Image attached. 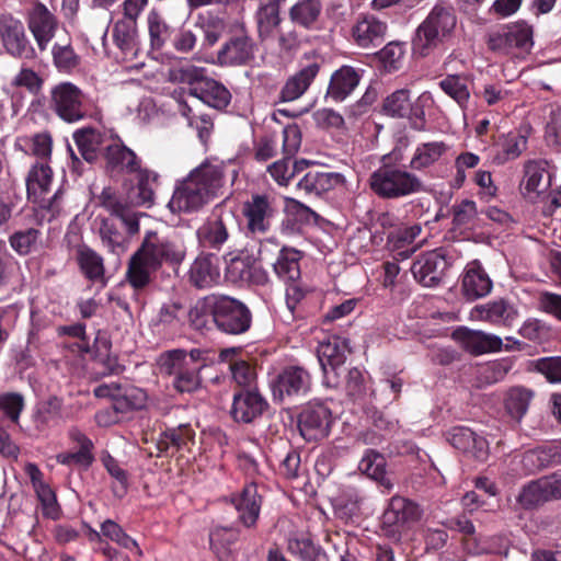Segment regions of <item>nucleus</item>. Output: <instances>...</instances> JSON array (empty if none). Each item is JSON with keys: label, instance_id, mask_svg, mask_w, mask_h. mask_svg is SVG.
<instances>
[{"label": "nucleus", "instance_id": "nucleus-1", "mask_svg": "<svg viewBox=\"0 0 561 561\" xmlns=\"http://www.w3.org/2000/svg\"><path fill=\"white\" fill-rule=\"evenodd\" d=\"M226 182L225 164L206 160L176 181L168 207L173 214L197 211L224 194Z\"/></svg>", "mask_w": 561, "mask_h": 561}, {"label": "nucleus", "instance_id": "nucleus-2", "mask_svg": "<svg viewBox=\"0 0 561 561\" xmlns=\"http://www.w3.org/2000/svg\"><path fill=\"white\" fill-rule=\"evenodd\" d=\"M185 254L184 242L178 234L162 236L148 230L139 249L129 260L127 279L133 288L142 289L163 264L179 265Z\"/></svg>", "mask_w": 561, "mask_h": 561}, {"label": "nucleus", "instance_id": "nucleus-3", "mask_svg": "<svg viewBox=\"0 0 561 561\" xmlns=\"http://www.w3.org/2000/svg\"><path fill=\"white\" fill-rule=\"evenodd\" d=\"M403 152L394 148L381 159V165L369 176V187L380 198L400 199L425 191L422 179L407 165L400 164Z\"/></svg>", "mask_w": 561, "mask_h": 561}, {"label": "nucleus", "instance_id": "nucleus-4", "mask_svg": "<svg viewBox=\"0 0 561 561\" xmlns=\"http://www.w3.org/2000/svg\"><path fill=\"white\" fill-rule=\"evenodd\" d=\"M456 24L457 19L453 10L436 4L414 32L413 54L426 57L442 48L451 38Z\"/></svg>", "mask_w": 561, "mask_h": 561}, {"label": "nucleus", "instance_id": "nucleus-5", "mask_svg": "<svg viewBox=\"0 0 561 561\" xmlns=\"http://www.w3.org/2000/svg\"><path fill=\"white\" fill-rule=\"evenodd\" d=\"M173 81L187 83L190 95L216 110H225L231 102L230 91L219 81L208 78L206 69L190 62L173 66L170 70Z\"/></svg>", "mask_w": 561, "mask_h": 561}, {"label": "nucleus", "instance_id": "nucleus-6", "mask_svg": "<svg viewBox=\"0 0 561 561\" xmlns=\"http://www.w3.org/2000/svg\"><path fill=\"white\" fill-rule=\"evenodd\" d=\"M209 312L218 330L227 334H242L252 322L250 309L240 300L228 296L210 298Z\"/></svg>", "mask_w": 561, "mask_h": 561}, {"label": "nucleus", "instance_id": "nucleus-7", "mask_svg": "<svg viewBox=\"0 0 561 561\" xmlns=\"http://www.w3.org/2000/svg\"><path fill=\"white\" fill-rule=\"evenodd\" d=\"M279 214V204L275 196L255 193L242 205L245 231L253 238L266 234Z\"/></svg>", "mask_w": 561, "mask_h": 561}, {"label": "nucleus", "instance_id": "nucleus-8", "mask_svg": "<svg viewBox=\"0 0 561 561\" xmlns=\"http://www.w3.org/2000/svg\"><path fill=\"white\" fill-rule=\"evenodd\" d=\"M552 171L545 159H530L523 164V178L519 183L522 196L533 203L546 202L551 195Z\"/></svg>", "mask_w": 561, "mask_h": 561}, {"label": "nucleus", "instance_id": "nucleus-9", "mask_svg": "<svg viewBox=\"0 0 561 561\" xmlns=\"http://www.w3.org/2000/svg\"><path fill=\"white\" fill-rule=\"evenodd\" d=\"M422 516L420 506L403 496H392L382 515V535L392 541H399L407 525L417 522Z\"/></svg>", "mask_w": 561, "mask_h": 561}, {"label": "nucleus", "instance_id": "nucleus-10", "mask_svg": "<svg viewBox=\"0 0 561 561\" xmlns=\"http://www.w3.org/2000/svg\"><path fill=\"white\" fill-rule=\"evenodd\" d=\"M489 48L501 54H511L513 49L528 53L533 45V27L524 21L502 25L489 35Z\"/></svg>", "mask_w": 561, "mask_h": 561}, {"label": "nucleus", "instance_id": "nucleus-11", "mask_svg": "<svg viewBox=\"0 0 561 561\" xmlns=\"http://www.w3.org/2000/svg\"><path fill=\"white\" fill-rule=\"evenodd\" d=\"M348 353L350 345L345 337L333 335L319 344L317 356L327 387L334 388L339 385L337 370L344 365Z\"/></svg>", "mask_w": 561, "mask_h": 561}, {"label": "nucleus", "instance_id": "nucleus-12", "mask_svg": "<svg viewBox=\"0 0 561 561\" xmlns=\"http://www.w3.org/2000/svg\"><path fill=\"white\" fill-rule=\"evenodd\" d=\"M51 103L57 115L68 123L78 122L88 113L87 98L70 82L60 83L53 89Z\"/></svg>", "mask_w": 561, "mask_h": 561}, {"label": "nucleus", "instance_id": "nucleus-13", "mask_svg": "<svg viewBox=\"0 0 561 561\" xmlns=\"http://www.w3.org/2000/svg\"><path fill=\"white\" fill-rule=\"evenodd\" d=\"M311 387L310 374L300 366L285 367L272 381L271 389L274 401L306 396Z\"/></svg>", "mask_w": 561, "mask_h": 561}, {"label": "nucleus", "instance_id": "nucleus-14", "mask_svg": "<svg viewBox=\"0 0 561 561\" xmlns=\"http://www.w3.org/2000/svg\"><path fill=\"white\" fill-rule=\"evenodd\" d=\"M26 22L38 49L41 51L46 50L59 28L57 16L46 4L39 0H34L27 8Z\"/></svg>", "mask_w": 561, "mask_h": 561}, {"label": "nucleus", "instance_id": "nucleus-15", "mask_svg": "<svg viewBox=\"0 0 561 561\" xmlns=\"http://www.w3.org/2000/svg\"><path fill=\"white\" fill-rule=\"evenodd\" d=\"M0 39L7 53L15 58L31 60L36 57L23 23L11 14H0Z\"/></svg>", "mask_w": 561, "mask_h": 561}, {"label": "nucleus", "instance_id": "nucleus-16", "mask_svg": "<svg viewBox=\"0 0 561 561\" xmlns=\"http://www.w3.org/2000/svg\"><path fill=\"white\" fill-rule=\"evenodd\" d=\"M301 146V130L297 124H288L283 128L282 160L272 163L267 171L272 179L280 186L288 185L293 179L298 163L290 165V159L298 152Z\"/></svg>", "mask_w": 561, "mask_h": 561}, {"label": "nucleus", "instance_id": "nucleus-17", "mask_svg": "<svg viewBox=\"0 0 561 561\" xmlns=\"http://www.w3.org/2000/svg\"><path fill=\"white\" fill-rule=\"evenodd\" d=\"M560 458L559 447L554 445H541L537 448L516 454L510 462L514 476H528L536 473L557 462Z\"/></svg>", "mask_w": 561, "mask_h": 561}, {"label": "nucleus", "instance_id": "nucleus-18", "mask_svg": "<svg viewBox=\"0 0 561 561\" xmlns=\"http://www.w3.org/2000/svg\"><path fill=\"white\" fill-rule=\"evenodd\" d=\"M450 265L446 251L442 248L421 255L411 266V272L416 282L424 287L437 286L445 271Z\"/></svg>", "mask_w": 561, "mask_h": 561}, {"label": "nucleus", "instance_id": "nucleus-19", "mask_svg": "<svg viewBox=\"0 0 561 561\" xmlns=\"http://www.w3.org/2000/svg\"><path fill=\"white\" fill-rule=\"evenodd\" d=\"M332 412L322 402L308 404L299 414L298 428L307 440H317L329 435Z\"/></svg>", "mask_w": 561, "mask_h": 561}, {"label": "nucleus", "instance_id": "nucleus-20", "mask_svg": "<svg viewBox=\"0 0 561 561\" xmlns=\"http://www.w3.org/2000/svg\"><path fill=\"white\" fill-rule=\"evenodd\" d=\"M255 44L244 30L232 34L217 53L220 66H244L254 59Z\"/></svg>", "mask_w": 561, "mask_h": 561}, {"label": "nucleus", "instance_id": "nucleus-21", "mask_svg": "<svg viewBox=\"0 0 561 561\" xmlns=\"http://www.w3.org/2000/svg\"><path fill=\"white\" fill-rule=\"evenodd\" d=\"M518 317L519 312L515 305L504 298L476 305L470 310L471 320L484 321L499 327L511 328Z\"/></svg>", "mask_w": 561, "mask_h": 561}, {"label": "nucleus", "instance_id": "nucleus-22", "mask_svg": "<svg viewBox=\"0 0 561 561\" xmlns=\"http://www.w3.org/2000/svg\"><path fill=\"white\" fill-rule=\"evenodd\" d=\"M68 438L76 450L62 451L56 455V461L62 466L88 469L94 462V444L79 427L68 430Z\"/></svg>", "mask_w": 561, "mask_h": 561}, {"label": "nucleus", "instance_id": "nucleus-23", "mask_svg": "<svg viewBox=\"0 0 561 561\" xmlns=\"http://www.w3.org/2000/svg\"><path fill=\"white\" fill-rule=\"evenodd\" d=\"M266 399L257 389H241L233 393L231 417L239 423H251L267 409Z\"/></svg>", "mask_w": 561, "mask_h": 561}, {"label": "nucleus", "instance_id": "nucleus-24", "mask_svg": "<svg viewBox=\"0 0 561 561\" xmlns=\"http://www.w3.org/2000/svg\"><path fill=\"white\" fill-rule=\"evenodd\" d=\"M158 365L161 373L173 377L172 386L179 393H195L203 387L202 371L196 368L186 367L171 359L160 356Z\"/></svg>", "mask_w": 561, "mask_h": 561}, {"label": "nucleus", "instance_id": "nucleus-25", "mask_svg": "<svg viewBox=\"0 0 561 561\" xmlns=\"http://www.w3.org/2000/svg\"><path fill=\"white\" fill-rule=\"evenodd\" d=\"M321 65L316 60L300 62L299 69L290 76L279 91L280 102H293L301 98L319 75Z\"/></svg>", "mask_w": 561, "mask_h": 561}, {"label": "nucleus", "instance_id": "nucleus-26", "mask_svg": "<svg viewBox=\"0 0 561 561\" xmlns=\"http://www.w3.org/2000/svg\"><path fill=\"white\" fill-rule=\"evenodd\" d=\"M364 72L362 68L343 65L331 75L325 98L333 102H343L358 87Z\"/></svg>", "mask_w": 561, "mask_h": 561}, {"label": "nucleus", "instance_id": "nucleus-27", "mask_svg": "<svg viewBox=\"0 0 561 561\" xmlns=\"http://www.w3.org/2000/svg\"><path fill=\"white\" fill-rule=\"evenodd\" d=\"M447 439L453 447L479 461L486 460L489 456L488 440L468 427H453Z\"/></svg>", "mask_w": 561, "mask_h": 561}, {"label": "nucleus", "instance_id": "nucleus-28", "mask_svg": "<svg viewBox=\"0 0 561 561\" xmlns=\"http://www.w3.org/2000/svg\"><path fill=\"white\" fill-rule=\"evenodd\" d=\"M345 176L340 172L309 171L297 183V188L310 196L324 194L345 186Z\"/></svg>", "mask_w": 561, "mask_h": 561}, {"label": "nucleus", "instance_id": "nucleus-29", "mask_svg": "<svg viewBox=\"0 0 561 561\" xmlns=\"http://www.w3.org/2000/svg\"><path fill=\"white\" fill-rule=\"evenodd\" d=\"M493 288V282L478 260L469 262L462 274L461 290L468 300L488 296Z\"/></svg>", "mask_w": 561, "mask_h": 561}, {"label": "nucleus", "instance_id": "nucleus-30", "mask_svg": "<svg viewBox=\"0 0 561 561\" xmlns=\"http://www.w3.org/2000/svg\"><path fill=\"white\" fill-rule=\"evenodd\" d=\"M387 23L374 14H360L352 27V36L357 46L368 48L382 43Z\"/></svg>", "mask_w": 561, "mask_h": 561}, {"label": "nucleus", "instance_id": "nucleus-31", "mask_svg": "<svg viewBox=\"0 0 561 561\" xmlns=\"http://www.w3.org/2000/svg\"><path fill=\"white\" fill-rule=\"evenodd\" d=\"M239 522L247 528L254 527L260 516L262 497L255 483L245 484L242 491L232 499Z\"/></svg>", "mask_w": 561, "mask_h": 561}, {"label": "nucleus", "instance_id": "nucleus-32", "mask_svg": "<svg viewBox=\"0 0 561 561\" xmlns=\"http://www.w3.org/2000/svg\"><path fill=\"white\" fill-rule=\"evenodd\" d=\"M528 137L520 130H511L499 137L494 146L492 161L496 165H503L516 160L527 149Z\"/></svg>", "mask_w": 561, "mask_h": 561}, {"label": "nucleus", "instance_id": "nucleus-33", "mask_svg": "<svg viewBox=\"0 0 561 561\" xmlns=\"http://www.w3.org/2000/svg\"><path fill=\"white\" fill-rule=\"evenodd\" d=\"M463 348L472 355L500 352L503 341L499 335L478 330L461 329L457 332Z\"/></svg>", "mask_w": 561, "mask_h": 561}, {"label": "nucleus", "instance_id": "nucleus-34", "mask_svg": "<svg viewBox=\"0 0 561 561\" xmlns=\"http://www.w3.org/2000/svg\"><path fill=\"white\" fill-rule=\"evenodd\" d=\"M101 203L112 216L117 218L125 226L129 234H135L139 231L140 214L112 193L110 188L103 190Z\"/></svg>", "mask_w": 561, "mask_h": 561}, {"label": "nucleus", "instance_id": "nucleus-35", "mask_svg": "<svg viewBox=\"0 0 561 561\" xmlns=\"http://www.w3.org/2000/svg\"><path fill=\"white\" fill-rule=\"evenodd\" d=\"M191 283L201 289L210 288L220 282L218 259L215 255H199L190 268Z\"/></svg>", "mask_w": 561, "mask_h": 561}, {"label": "nucleus", "instance_id": "nucleus-36", "mask_svg": "<svg viewBox=\"0 0 561 561\" xmlns=\"http://www.w3.org/2000/svg\"><path fill=\"white\" fill-rule=\"evenodd\" d=\"M194 436V431L187 424L167 428L159 435L157 440L158 456L173 455L186 448L187 445L193 442Z\"/></svg>", "mask_w": 561, "mask_h": 561}, {"label": "nucleus", "instance_id": "nucleus-37", "mask_svg": "<svg viewBox=\"0 0 561 561\" xmlns=\"http://www.w3.org/2000/svg\"><path fill=\"white\" fill-rule=\"evenodd\" d=\"M287 551L297 561H329L325 551L306 534H290Z\"/></svg>", "mask_w": 561, "mask_h": 561}, {"label": "nucleus", "instance_id": "nucleus-38", "mask_svg": "<svg viewBox=\"0 0 561 561\" xmlns=\"http://www.w3.org/2000/svg\"><path fill=\"white\" fill-rule=\"evenodd\" d=\"M422 227L419 224L412 226H402L393 230L388 236V245L392 251H397L393 259L405 260L410 257L419 245L412 247V243L420 236Z\"/></svg>", "mask_w": 561, "mask_h": 561}, {"label": "nucleus", "instance_id": "nucleus-39", "mask_svg": "<svg viewBox=\"0 0 561 561\" xmlns=\"http://www.w3.org/2000/svg\"><path fill=\"white\" fill-rule=\"evenodd\" d=\"M196 236L201 247L219 250L228 241L229 232L224 219L213 215L196 230Z\"/></svg>", "mask_w": 561, "mask_h": 561}, {"label": "nucleus", "instance_id": "nucleus-40", "mask_svg": "<svg viewBox=\"0 0 561 561\" xmlns=\"http://www.w3.org/2000/svg\"><path fill=\"white\" fill-rule=\"evenodd\" d=\"M62 417V400L58 397H49L36 404L33 413V423L39 433L59 425Z\"/></svg>", "mask_w": 561, "mask_h": 561}, {"label": "nucleus", "instance_id": "nucleus-41", "mask_svg": "<svg viewBox=\"0 0 561 561\" xmlns=\"http://www.w3.org/2000/svg\"><path fill=\"white\" fill-rule=\"evenodd\" d=\"M448 149V145L444 141L421 142L414 149L409 168L412 171H424L436 164Z\"/></svg>", "mask_w": 561, "mask_h": 561}, {"label": "nucleus", "instance_id": "nucleus-42", "mask_svg": "<svg viewBox=\"0 0 561 561\" xmlns=\"http://www.w3.org/2000/svg\"><path fill=\"white\" fill-rule=\"evenodd\" d=\"M53 180V171L45 162L32 165L26 176V192L28 199L39 203L49 191Z\"/></svg>", "mask_w": 561, "mask_h": 561}, {"label": "nucleus", "instance_id": "nucleus-43", "mask_svg": "<svg viewBox=\"0 0 561 561\" xmlns=\"http://www.w3.org/2000/svg\"><path fill=\"white\" fill-rule=\"evenodd\" d=\"M358 469L368 478L377 481L386 492L393 489V482L386 472V459L380 453L367 449L358 463Z\"/></svg>", "mask_w": 561, "mask_h": 561}, {"label": "nucleus", "instance_id": "nucleus-44", "mask_svg": "<svg viewBox=\"0 0 561 561\" xmlns=\"http://www.w3.org/2000/svg\"><path fill=\"white\" fill-rule=\"evenodd\" d=\"M106 160L110 168L133 174L140 169L137 154L122 141L106 146Z\"/></svg>", "mask_w": 561, "mask_h": 561}, {"label": "nucleus", "instance_id": "nucleus-45", "mask_svg": "<svg viewBox=\"0 0 561 561\" xmlns=\"http://www.w3.org/2000/svg\"><path fill=\"white\" fill-rule=\"evenodd\" d=\"M300 252L293 248H282L276 260L272 262L277 277L285 283L296 282L300 277Z\"/></svg>", "mask_w": 561, "mask_h": 561}, {"label": "nucleus", "instance_id": "nucleus-46", "mask_svg": "<svg viewBox=\"0 0 561 561\" xmlns=\"http://www.w3.org/2000/svg\"><path fill=\"white\" fill-rule=\"evenodd\" d=\"M112 38L115 46L125 57H131L137 51V25L131 20L121 19L112 28Z\"/></svg>", "mask_w": 561, "mask_h": 561}, {"label": "nucleus", "instance_id": "nucleus-47", "mask_svg": "<svg viewBox=\"0 0 561 561\" xmlns=\"http://www.w3.org/2000/svg\"><path fill=\"white\" fill-rule=\"evenodd\" d=\"M136 195L133 203L136 206L151 207L154 203V191L158 186L159 174L149 169H139L137 172Z\"/></svg>", "mask_w": 561, "mask_h": 561}, {"label": "nucleus", "instance_id": "nucleus-48", "mask_svg": "<svg viewBox=\"0 0 561 561\" xmlns=\"http://www.w3.org/2000/svg\"><path fill=\"white\" fill-rule=\"evenodd\" d=\"M147 27L151 49H162L172 35V27L167 23L158 9L152 8L148 12Z\"/></svg>", "mask_w": 561, "mask_h": 561}, {"label": "nucleus", "instance_id": "nucleus-49", "mask_svg": "<svg viewBox=\"0 0 561 561\" xmlns=\"http://www.w3.org/2000/svg\"><path fill=\"white\" fill-rule=\"evenodd\" d=\"M469 80L462 75H447L438 85L442 91L453 99L461 110H466L470 100Z\"/></svg>", "mask_w": 561, "mask_h": 561}, {"label": "nucleus", "instance_id": "nucleus-50", "mask_svg": "<svg viewBox=\"0 0 561 561\" xmlns=\"http://www.w3.org/2000/svg\"><path fill=\"white\" fill-rule=\"evenodd\" d=\"M160 356L165 357L167 359H171L175 363L184 365L186 367L196 368L198 371H202L210 360V351L206 348H192L190 351H185L182 348H174L168 352L162 353Z\"/></svg>", "mask_w": 561, "mask_h": 561}, {"label": "nucleus", "instance_id": "nucleus-51", "mask_svg": "<svg viewBox=\"0 0 561 561\" xmlns=\"http://www.w3.org/2000/svg\"><path fill=\"white\" fill-rule=\"evenodd\" d=\"M321 10L320 0H300L290 8L289 16L293 23L305 28H312Z\"/></svg>", "mask_w": 561, "mask_h": 561}, {"label": "nucleus", "instance_id": "nucleus-52", "mask_svg": "<svg viewBox=\"0 0 561 561\" xmlns=\"http://www.w3.org/2000/svg\"><path fill=\"white\" fill-rule=\"evenodd\" d=\"M102 535L118 545L121 548L126 549L137 556H141V550L137 541L131 538L122 527L113 519H105L101 524Z\"/></svg>", "mask_w": 561, "mask_h": 561}, {"label": "nucleus", "instance_id": "nucleus-53", "mask_svg": "<svg viewBox=\"0 0 561 561\" xmlns=\"http://www.w3.org/2000/svg\"><path fill=\"white\" fill-rule=\"evenodd\" d=\"M77 260L87 278L94 280L103 277V259L95 251L85 245L79 247Z\"/></svg>", "mask_w": 561, "mask_h": 561}, {"label": "nucleus", "instance_id": "nucleus-54", "mask_svg": "<svg viewBox=\"0 0 561 561\" xmlns=\"http://www.w3.org/2000/svg\"><path fill=\"white\" fill-rule=\"evenodd\" d=\"M100 237L104 247L112 253L117 255L124 253L128 248V240L124 233H122L116 225L105 219L102 221L100 227Z\"/></svg>", "mask_w": 561, "mask_h": 561}, {"label": "nucleus", "instance_id": "nucleus-55", "mask_svg": "<svg viewBox=\"0 0 561 561\" xmlns=\"http://www.w3.org/2000/svg\"><path fill=\"white\" fill-rule=\"evenodd\" d=\"M100 134L92 128H82L73 134V140L83 159L88 162L95 160L100 149Z\"/></svg>", "mask_w": 561, "mask_h": 561}, {"label": "nucleus", "instance_id": "nucleus-56", "mask_svg": "<svg viewBox=\"0 0 561 561\" xmlns=\"http://www.w3.org/2000/svg\"><path fill=\"white\" fill-rule=\"evenodd\" d=\"M531 398L533 392L530 390L523 387L512 388L505 400L508 414L519 421L526 414Z\"/></svg>", "mask_w": 561, "mask_h": 561}, {"label": "nucleus", "instance_id": "nucleus-57", "mask_svg": "<svg viewBox=\"0 0 561 561\" xmlns=\"http://www.w3.org/2000/svg\"><path fill=\"white\" fill-rule=\"evenodd\" d=\"M386 115L391 117H405L411 110L410 91L399 89L388 95L382 105Z\"/></svg>", "mask_w": 561, "mask_h": 561}, {"label": "nucleus", "instance_id": "nucleus-58", "mask_svg": "<svg viewBox=\"0 0 561 561\" xmlns=\"http://www.w3.org/2000/svg\"><path fill=\"white\" fill-rule=\"evenodd\" d=\"M41 231L35 228H27L13 232L9 237L10 247L19 255H27L31 253L41 238Z\"/></svg>", "mask_w": 561, "mask_h": 561}, {"label": "nucleus", "instance_id": "nucleus-59", "mask_svg": "<svg viewBox=\"0 0 561 561\" xmlns=\"http://www.w3.org/2000/svg\"><path fill=\"white\" fill-rule=\"evenodd\" d=\"M146 394L145 392L136 387H122L121 396L117 403L113 404V409L116 412H127L129 410L141 409L145 405Z\"/></svg>", "mask_w": 561, "mask_h": 561}, {"label": "nucleus", "instance_id": "nucleus-60", "mask_svg": "<svg viewBox=\"0 0 561 561\" xmlns=\"http://www.w3.org/2000/svg\"><path fill=\"white\" fill-rule=\"evenodd\" d=\"M25 407L24 397L19 392L0 393V411L13 423H18Z\"/></svg>", "mask_w": 561, "mask_h": 561}, {"label": "nucleus", "instance_id": "nucleus-61", "mask_svg": "<svg viewBox=\"0 0 561 561\" xmlns=\"http://www.w3.org/2000/svg\"><path fill=\"white\" fill-rule=\"evenodd\" d=\"M545 493L541 481L538 479L529 482L522 489L517 501L524 508H533L548 501Z\"/></svg>", "mask_w": 561, "mask_h": 561}, {"label": "nucleus", "instance_id": "nucleus-62", "mask_svg": "<svg viewBox=\"0 0 561 561\" xmlns=\"http://www.w3.org/2000/svg\"><path fill=\"white\" fill-rule=\"evenodd\" d=\"M53 60L60 71H70L79 65V56L70 44H55L51 49Z\"/></svg>", "mask_w": 561, "mask_h": 561}, {"label": "nucleus", "instance_id": "nucleus-63", "mask_svg": "<svg viewBox=\"0 0 561 561\" xmlns=\"http://www.w3.org/2000/svg\"><path fill=\"white\" fill-rule=\"evenodd\" d=\"M280 23L279 9L275 4L261 7L257 11L259 33L262 38L267 37Z\"/></svg>", "mask_w": 561, "mask_h": 561}, {"label": "nucleus", "instance_id": "nucleus-64", "mask_svg": "<svg viewBox=\"0 0 561 561\" xmlns=\"http://www.w3.org/2000/svg\"><path fill=\"white\" fill-rule=\"evenodd\" d=\"M369 378L360 369L354 367L348 370L346 378V392L354 400L362 399L369 390Z\"/></svg>", "mask_w": 561, "mask_h": 561}]
</instances>
